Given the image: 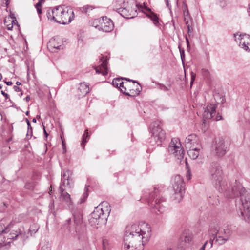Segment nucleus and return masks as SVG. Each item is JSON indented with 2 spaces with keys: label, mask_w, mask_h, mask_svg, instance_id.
<instances>
[{
  "label": "nucleus",
  "mask_w": 250,
  "mask_h": 250,
  "mask_svg": "<svg viewBox=\"0 0 250 250\" xmlns=\"http://www.w3.org/2000/svg\"><path fill=\"white\" fill-rule=\"evenodd\" d=\"M212 147L214 153L219 157L224 155L227 149V146L225 144V141L221 138L215 139Z\"/></svg>",
  "instance_id": "17"
},
{
  "label": "nucleus",
  "mask_w": 250,
  "mask_h": 250,
  "mask_svg": "<svg viewBox=\"0 0 250 250\" xmlns=\"http://www.w3.org/2000/svg\"><path fill=\"white\" fill-rule=\"evenodd\" d=\"M4 82L6 83V84L8 85H12V83L11 81H9V82L4 81Z\"/></svg>",
  "instance_id": "52"
},
{
  "label": "nucleus",
  "mask_w": 250,
  "mask_h": 250,
  "mask_svg": "<svg viewBox=\"0 0 250 250\" xmlns=\"http://www.w3.org/2000/svg\"><path fill=\"white\" fill-rule=\"evenodd\" d=\"M63 8L64 6H59L52 9L48 10L46 13L48 19L61 24L63 21L62 19Z\"/></svg>",
  "instance_id": "15"
},
{
  "label": "nucleus",
  "mask_w": 250,
  "mask_h": 250,
  "mask_svg": "<svg viewBox=\"0 0 250 250\" xmlns=\"http://www.w3.org/2000/svg\"><path fill=\"white\" fill-rule=\"evenodd\" d=\"M8 207V204L5 203H2L0 205V211L2 212L5 210V208Z\"/></svg>",
  "instance_id": "39"
},
{
  "label": "nucleus",
  "mask_w": 250,
  "mask_h": 250,
  "mask_svg": "<svg viewBox=\"0 0 250 250\" xmlns=\"http://www.w3.org/2000/svg\"><path fill=\"white\" fill-rule=\"evenodd\" d=\"M26 121H27V125H28V129L32 130V127L31 126V125H30V123L29 121L27 119H26Z\"/></svg>",
  "instance_id": "48"
},
{
  "label": "nucleus",
  "mask_w": 250,
  "mask_h": 250,
  "mask_svg": "<svg viewBox=\"0 0 250 250\" xmlns=\"http://www.w3.org/2000/svg\"><path fill=\"white\" fill-rule=\"evenodd\" d=\"M193 234L189 229H185L179 239L178 248L189 249L193 244Z\"/></svg>",
  "instance_id": "12"
},
{
  "label": "nucleus",
  "mask_w": 250,
  "mask_h": 250,
  "mask_svg": "<svg viewBox=\"0 0 250 250\" xmlns=\"http://www.w3.org/2000/svg\"><path fill=\"white\" fill-rule=\"evenodd\" d=\"M92 10V7L89 5H86L82 8V11L84 13H87Z\"/></svg>",
  "instance_id": "35"
},
{
  "label": "nucleus",
  "mask_w": 250,
  "mask_h": 250,
  "mask_svg": "<svg viewBox=\"0 0 250 250\" xmlns=\"http://www.w3.org/2000/svg\"><path fill=\"white\" fill-rule=\"evenodd\" d=\"M210 179L212 183L216 188H220L222 191L225 190L224 182L222 181V170L217 162L212 163L209 167Z\"/></svg>",
  "instance_id": "8"
},
{
  "label": "nucleus",
  "mask_w": 250,
  "mask_h": 250,
  "mask_svg": "<svg viewBox=\"0 0 250 250\" xmlns=\"http://www.w3.org/2000/svg\"><path fill=\"white\" fill-rule=\"evenodd\" d=\"M130 4L125 8H117V12L123 17L129 19L137 15V7L138 4L134 1H130Z\"/></svg>",
  "instance_id": "14"
},
{
  "label": "nucleus",
  "mask_w": 250,
  "mask_h": 250,
  "mask_svg": "<svg viewBox=\"0 0 250 250\" xmlns=\"http://www.w3.org/2000/svg\"><path fill=\"white\" fill-rule=\"evenodd\" d=\"M73 221L71 219L66 220V223L69 225L70 229H76L79 227L83 222V214L80 209L72 210Z\"/></svg>",
  "instance_id": "16"
},
{
  "label": "nucleus",
  "mask_w": 250,
  "mask_h": 250,
  "mask_svg": "<svg viewBox=\"0 0 250 250\" xmlns=\"http://www.w3.org/2000/svg\"><path fill=\"white\" fill-rule=\"evenodd\" d=\"M191 172L190 171H188L187 172V178L189 180L191 179Z\"/></svg>",
  "instance_id": "46"
},
{
  "label": "nucleus",
  "mask_w": 250,
  "mask_h": 250,
  "mask_svg": "<svg viewBox=\"0 0 250 250\" xmlns=\"http://www.w3.org/2000/svg\"><path fill=\"white\" fill-rule=\"evenodd\" d=\"M234 38L241 48L245 51L250 52V35L237 32L234 34Z\"/></svg>",
  "instance_id": "13"
},
{
  "label": "nucleus",
  "mask_w": 250,
  "mask_h": 250,
  "mask_svg": "<svg viewBox=\"0 0 250 250\" xmlns=\"http://www.w3.org/2000/svg\"><path fill=\"white\" fill-rule=\"evenodd\" d=\"M186 147L187 148L192 147H200L201 146L198 137L195 134L188 135L185 139Z\"/></svg>",
  "instance_id": "20"
},
{
  "label": "nucleus",
  "mask_w": 250,
  "mask_h": 250,
  "mask_svg": "<svg viewBox=\"0 0 250 250\" xmlns=\"http://www.w3.org/2000/svg\"><path fill=\"white\" fill-rule=\"evenodd\" d=\"M35 186V184L32 182H28L25 185V187L26 188L28 189L29 190L33 189Z\"/></svg>",
  "instance_id": "36"
},
{
  "label": "nucleus",
  "mask_w": 250,
  "mask_h": 250,
  "mask_svg": "<svg viewBox=\"0 0 250 250\" xmlns=\"http://www.w3.org/2000/svg\"><path fill=\"white\" fill-rule=\"evenodd\" d=\"M183 12L184 16H188L189 15L188 6L186 5L183 8Z\"/></svg>",
  "instance_id": "40"
},
{
  "label": "nucleus",
  "mask_w": 250,
  "mask_h": 250,
  "mask_svg": "<svg viewBox=\"0 0 250 250\" xmlns=\"http://www.w3.org/2000/svg\"><path fill=\"white\" fill-rule=\"evenodd\" d=\"M30 96H27L26 97L25 99V100L26 101H28L30 100Z\"/></svg>",
  "instance_id": "54"
},
{
  "label": "nucleus",
  "mask_w": 250,
  "mask_h": 250,
  "mask_svg": "<svg viewBox=\"0 0 250 250\" xmlns=\"http://www.w3.org/2000/svg\"><path fill=\"white\" fill-rule=\"evenodd\" d=\"M62 22L61 24H66L70 23L74 18V13L72 9L68 7H64L62 13Z\"/></svg>",
  "instance_id": "23"
},
{
  "label": "nucleus",
  "mask_w": 250,
  "mask_h": 250,
  "mask_svg": "<svg viewBox=\"0 0 250 250\" xmlns=\"http://www.w3.org/2000/svg\"><path fill=\"white\" fill-rule=\"evenodd\" d=\"M36 118H38V119H39L40 118V115H37Z\"/></svg>",
  "instance_id": "62"
},
{
  "label": "nucleus",
  "mask_w": 250,
  "mask_h": 250,
  "mask_svg": "<svg viewBox=\"0 0 250 250\" xmlns=\"http://www.w3.org/2000/svg\"><path fill=\"white\" fill-rule=\"evenodd\" d=\"M14 89H15V90L16 91H20V88H19V87H17V86H15L14 87Z\"/></svg>",
  "instance_id": "53"
},
{
  "label": "nucleus",
  "mask_w": 250,
  "mask_h": 250,
  "mask_svg": "<svg viewBox=\"0 0 250 250\" xmlns=\"http://www.w3.org/2000/svg\"><path fill=\"white\" fill-rule=\"evenodd\" d=\"M208 233L210 235L213 237V240L215 239L216 243L223 245L229 238L231 231L228 227L225 229L216 226L211 227Z\"/></svg>",
  "instance_id": "6"
},
{
  "label": "nucleus",
  "mask_w": 250,
  "mask_h": 250,
  "mask_svg": "<svg viewBox=\"0 0 250 250\" xmlns=\"http://www.w3.org/2000/svg\"><path fill=\"white\" fill-rule=\"evenodd\" d=\"M165 2L166 3V5L167 7H168L169 9L170 10L171 9V6L170 5V4L169 3V0H165Z\"/></svg>",
  "instance_id": "47"
},
{
  "label": "nucleus",
  "mask_w": 250,
  "mask_h": 250,
  "mask_svg": "<svg viewBox=\"0 0 250 250\" xmlns=\"http://www.w3.org/2000/svg\"><path fill=\"white\" fill-rule=\"evenodd\" d=\"M90 89L89 85L85 83H81L79 84L78 89V94L79 97L84 96L86 94L89 93Z\"/></svg>",
  "instance_id": "24"
},
{
  "label": "nucleus",
  "mask_w": 250,
  "mask_h": 250,
  "mask_svg": "<svg viewBox=\"0 0 250 250\" xmlns=\"http://www.w3.org/2000/svg\"><path fill=\"white\" fill-rule=\"evenodd\" d=\"M26 135L27 136H29L31 137V136L32 135V130L28 129Z\"/></svg>",
  "instance_id": "49"
},
{
  "label": "nucleus",
  "mask_w": 250,
  "mask_h": 250,
  "mask_svg": "<svg viewBox=\"0 0 250 250\" xmlns=\"http://www.w3.org/2000/svg\"><path fill=\"white\" fill-rule=\"evenodd\" d=\"M1 94H2L3 96H5V98H6V99H8V98L9 96H8V95L7 93H5L3 91H1Z\"/></svg>",
  "instance_id": "50"
},
{
  "label": "nucleus",
  "mask_w": 250,
  "mask_h": 250,
  "mask_svg": "<svg viewBox=\"0 0 250 250\" xmlns=\"http://www.w3.org/2000/svg\"><path fill=\"white\" fill-rule=\"evenodd\" d=\"M149 17L151 19V20L153 21L154 24L155 25H157V24H158V18L156 14H155L153 13H152L149 15Z\"/></svg>",
  "instance_id": "31"
},
{
  "label": "nucleus",
  "mask_w": 250,
  "mask_h": 250,
  "mask_svg": "<svg viewBox=\"0 0 250 250\" xmlns=\"http://www.w3.org/2000/svg\"><path fill=\"white\" fill-rule=\"evenodd\" d=\"M187 27H188V34L190 36L192 33V28L190 25H188Z\"/></svg>",
  "instance_id": "44"
},
{
  "label": "nucleus",
  "mask_w": 250,
  "mask_h": 250,
  "mask_svg": "<svg viewBox=\"0 0 250 250\" xmlns=\"http://www.w3.org/2000/svg\"><path fill=\"white\" fill-rule=\"evenodd\" d=\"M213 239H210L209 241H206L200 248L199 250H205L206 249L208 250L211 249L213 246Z\"/></svg>",
  "instance_id": "28"
},
{
  "label": "nucleus",
  "mask_w": 250,
  "mask_h": 250,
  "mask_svg": "<svg viewBox=\"0 0 250 250\" xmlns=\"http://www.w3.org/2000/svg\"><path fill=\"white\" fill-rule=\"evenodd\" d=\"M148 204L150 206L153 208L156 213L159 214L156 210L160 214L164 212L165 207V199L162 197L160 190L154 188V190L150 194V198L148 200Z\"/></svg>",
  "instance_id": "7"
},
{
  "label": "nucleus",
  "mask_w": 250,
  "mask_h": 250,
  "mask_svg": "<svg viewBox=\"0 0 250 250\" xmlns=\"http://www.w3.org/2000/svg\"><path fill=\"white\" fill-rule=\"evenodd\" d=\"M222 119V116L221 115H218L215 118L216 121H219Z\"/></svg>",
  "instance_id": "51"
},
{
  "label": "nucleus",
  "mask_w": 250,
  "mask_h": 250,
  "mask_svg": "<svg viewBox=\"0 0 250 250\" xmlns=\"http://www.w3.org/2000/svg\"><path fill=\"white\" fill-rule=\"evenodd\" d=\"M44 134L45 135V136L47 137V136H48V134L47 133L45 128H44Z\"/></svg>",
  "instance_id": "56"
},
{
  "label": "nucleus",
  "mask_w": 250,
  "mask_h": 250,
  "mask_svg": "<svg viewBox=\"0 0 250 250\" xmlns=\"http://www.w3.org/2000/svg\"><path fill=\"white\" fill-rule=\"evenodd\" d=\"M240 195L239 201L236 206L239 208L238 213L246 221L250 222V191L246 190L241 185H239L232 188L231 193H226V196L232 198Z\"/></svg>",
  "instance_id": "2"
},
{
  "label": "nucleus",
  "mask_w": 250,
  "mask_h": 250,
  "mask_svg": "<svg viewBox=\"0 0 250 250\" xmlns=\"http://www.w3.org/2000/svg\"><path fill=\"white\" fill-rule=\"evenodd\" d=\"M217 4L222 7H224L226 4V1L225 0H218Z\"/></svg>",
  "instance_id": "38"
},
{
  "label": "nucleus",
  "mask_w": 250,
  "mask_h": 250,
  "mask_svg": "<svg viewBox=\"0 0 250 250\" xmlns=\"http://www.w3.org/2000/svg\"><path fill=\"white\" fill-rule=\"evenodd\" d=\"M188 156L192 159H196L200 155L202 149L200 147H192V148H188Z\"/></svg>",
  "instance_id": "25"
},
{
  "label": "nucleus",
  "mask_w": 250,
  "mask_h": 250,
  "mask_svg": "<svg viewBox=\"0 0 250 250\" xmlns=\"http://www.w3.org/2000/svg\"><path fill=\"white\" fill-rule=\"evenodd\" d=\"M161 124V122L157 120L151 123L150 125L152 138L154 139L158 145L161 144L165 139V133L162 129Z\"/></svg>",
  "instance_id": "10"
},
{
  "label": "nucleus",
  "mask_w": 250,
  "mask_h": 250,
  "mask_svg": "<svg viewBox=\"0 0 250 250\" xmlns=\"http://www.w3.org/2000/svg\"><path fill=\"white\" fill-rule=\"evenodd\" d=\"M87 139H88V132L87 129L85 130L83 136V140L82 142V145H84V144H85L87 142Z\"/></svg>",
  "instance_id": "33"
},
{
  "label": "nucleus",
  "mask_w": 250,
  "mask_h": 250,
  "mask_svg": "<svg viewBox=\"0 0 250 250\" xmlns=\"http://www.w3.org/2000/svg\"><path fill=\"white\" fill-rule=\"evenodd\" d=\"M72 172L69 170H63L62 171L61 183L60 186V191L62 199L64 200L70 208L71 205V200L70 195L64 192L66 188H70L71 176Z\"/></svg>",
  "instance_id": "5"
},
{
  "label": "nucleus",
  "mask_w": 250,
  "mask_h": 250,
  "mask_svg": "<svg viewBox=\"0 0 250 250\" xmlns=\"http://www.w3.org/2000/svg\"><path fill=\"white\" fill-rule=\"evenodd\" d=\"M112 84L115 87L119 88L122 93L131 96L139 95L142 89L138 83H135L134 81L133 83L123 82L122 79L120 78L114 79Z\"/></svg>",
  "instance_id": "4"
},
{
  "label": "nucleus",
  "mask_w": 250,
  "mask_h": 250,
  "mask_svg": "<svg viewBox=\"0 0 250 250\" xmlns=\"http://www.w3.org/2000/svg\"><path fill=\"white\" fill-rule=\"evenodd\" d=\"M248 12H249V15H250V4L249 5V7H248Z\"/></svg>",
  "instance_id": "57"
},
{
  "label": "nucleus",
  "mask_w": 250,
  "mask_h": 250,
  "mask_svg": "<svg viewBox=\"0 0 250 250\" xmlns=\"http://www.w3.org/2000/svg\"><path fill=\"white\" fill-rule=\"evenodd\" d=\"M151 235L150 225L146 222L126 226L124 236V248L143 250Z\"/></svg>",
  "instance_id": "1"
},
{
  "label": "nucleus",
  "mask_w": 250,
  "mask_h": 250,
  "mask_svg": "<svg viewBox=\"0 0 250 250\" xmlns=\"http://www.w3.org/2000/svg\"><path fill=\"white\" fill-rule=\"evenodd\" d=\"M168 151L177 159L184 158V151L178 138H173L168 147Z\"/></svg>",
  "instance_id": "11"
},
{
  "label": "nucleus",
  "mask_w": 250,
  "mask_h": 250,
  "mask_svg": "<svg viewBox=\"0 0 250 250\" xmlns=\"http://www.w3.org/2000/svg\"><path fill=\"white\" fill-rule=\"evenodd\" d=\"M163 90H164L167 91V90H168V88H167V87H166V86H163Z\"/></svg>",
  "instance_id": "58"
},
{
  "label": "nucleus",
  "mask_w": 250,
  "mask_h": 250,
  "mask_svg": "<svg viewBox=\"0 0 250 250\" xmlns=\"http://www.w3.org/2000/svg\"><path fill=\"white\" fill-rule=\"evenodd\" d=\"M29 114V111H27L26 113V115H28Z\"/></svg>",
  "instance_id": "63"
},
{
  "label": "nucleus",
  "mask_w": 250,
  "mask_h": 250,
  "mask_svg": "<svg viewBox=\"0 0 250 250\" xmlns=\"http://www.w3.org/2000/svg\"><path fill=\"white\" fill-rule=\"evenodd\" d=\"M223 101H224V98H222V100H221V102L223 103Z\"/></svg>",
  "instance_id": "64"
},
{
  "label": "nucleus",
  "mask_w": 250,
  "mask_h": 250,
  "mask_svg": "<svg viewBox=\"0 0 250 250\" xmlns=\"http://www.w3.org/2000/svg\"><path fill=\"white\" fill-rule=\"evenodd\" d=\"M42 0H40L35 5L38 14L42 13Z\"/></svg>",
  "instance_id": "34"
},
{
  "label": "nucleus",
  "mask_w": 250,
  "mask_h": 250,
  "mask_svg": "<svg viewBox=\"0 0 250 250\" xmlns=\"http://www.w3.org/2000/svg\"><path fill=\"white\" fill-rule=\"evenodd\" d=\"M130 4L129 1H125V0H117L114 3V6L117 11V8H125Z\"/></svg>",
  "instance_id": "26"
},
{
  "label": "nucleus",
  "mask_w": 250,
  "mask_h": 250,
  "mask_svg": "<svg viewBox=\"0 0 250 250\" xmlns=\"http://www.w3.org/2000/svg\"><path fill=\"white\" fill-rule=\"evenodd\" d=\"M2 79V75L0 73V81Z\"/></svg>",
  "instance_id": "61"
},
{
  "label": "nucleus",
  "mask_w": 250,
  "mask_h": 250,
  "mask_svg": "<svg viewBox=\"0 0 250 250\" xmlns=\"http://www.w3.org/2000/svg\"><path fill=\"white\" fill-rule=\"evenodd\" d=\"M114 24L112 21L106 17H103L99 25V30L105 32L112 31Z\"/></svg>",
  "instance_id": "18"
},
{
  "label": "nucleus",
  "mask_w": 250,
  "mask_h": 250,
  "mask_svg": "<svg viewBox=\"0 0 250 250\" xmlns=\"http://www.w3.org/2000/svg\"><path fill=\"white\" fill-rule=\"evenodd\" d=\"M16 84L18 85H21V83L19 82H16Z\"/></svg>",
  "instance_id": "59"
},
{
  "label": "nucleus",
  "mask_w": 250,
  "mask_h": 250,
  "mask_svg": "<svg viewBox=\"0 0 250 250\" xmlns=\"http://www.w3.org/2000/svg\"><path fill=\"white\" fill-rule=\"evenodd\" d=\"M109 58L107 56H102L100 58V65L95 67V70L97 74H102L103 75H105L108 74L107 60Z\"/></svg>",
  "instance_id": "19"
},
{
  "label": "nucleus",
  "mask_w": 250,
  "mask_h": 250,
  "mask_svg": "<svg viewBox=\"0 0 250 250\" xmlns=\"http://www.w3.org/2000/svg\"><path fill=\"white\" fill-rule=\"evenodd\" d=\"M19 236L21 237V239H22L23 241H24L27 238L25 233H19V234L18 233L16 234L15 236V238H16Z\"/></svg>",
  "instance_id": "37"
},
{
  "label": "nucleus",
  "mask_w": 250,
  "mask_h": 250,
  "mask_svg": "<svg viewBox=\"0 0 250 250\" xmlns=\"http://www.w3.org/2000/svg\"><path fill=\"white\" fill-rule=\"evenodd\" d=\"M216 106L214 104L207 105L203 114V124H206V120L210 119L215 115Z\"/></svg>",
  "instance_id": "21"
},
{
  "label": "nucleus",
  "mask_w": 250,
  "mask_h": 250,
  "mask_svg": "<svg viewBox=\"0 0 250 250\" xmlns=\"http://www.w3.org/2000/svg\"><path fill=\"white\" fill-rule=\"evenodd\" d=\"M171 184L174 192V198L176 202H179L183 198L185 190L184 180L180 175H176L172 178Z\"/></svg>",
  "instance_id": "9"
},
{
  "label": "nucleus",
  "mask_w": 250,
  "mask_h": 250,
  "mask_svg": "<svg viewBox=\"0 0 250 250\" xmlns=\"http://www.w3.org/2000/svg\"><path fill=\"white\" fill-rule=\"evenodd\" d=\"M111 244L109 243V241L107 239H104L103 241V247L104 250H106L107 249H109L111 248L110 247Z\"/></svg>",
  "instance_id": "30"
},
{
  "label": "nucleus",
  "mask_w": 250,
  "mask_h": 250,
  "mask_svg": "<svg viewBox=\"0 0 250 250\" xmlns=\"http://www.w3.org/2000/svg\"><path fill=\"white\" fill-rule=\"evenodd\" d=\"M101 21V19H94L91 21V24L92 26L98 28L99 30V25L100 22Z\"/></svg>",
  "instance_id": "29"
},
{
  "label": "nucleus",
  "mask_w": 250,
  "mask_h": 250,
  "mask_svg": "<svg viewBox=\"0 0 250 250\" xmlns=\"http://www.w3.org/2000/svg\"><path fill=\"white\" fill-rule=\"evenodd\" d=\"M13 22L14 20L10 17H7L4 20V23L5 25L6 26L8 30H12L13 27Z\"/></svg>",
  "instance_id": "27"
},
{
  "label": "nucleus",
  "mask_w": 250,
  "mask_h": 250,
  "mask_svg": "<svg viewBox=\"0 0 250 250\" xmlns=\"http://www.w3.org/2000/svg\"><path fill=\"white\" fill-rule=\"evenodd\" d=\"M87 196H88V193H87L86 191H85L83 194V199H82L81 203L84 202L85 201V200H86V199L87 198Z\"/></svg>",
  "instance_id": "43"
},
{
  "label": "nucleus",
  "mask_w": 250,
  "mask_h": 250,
  "mask_svg": "<svg viewBox=\"0 0 250 250\" xmlns=\"http://www.w3.org/2000/svg\"><path fill=\"white\" fill-rule=\"evenodd\" d=\"M32 122L34 123H36V119L35 118L33 119Z\"/></svg>",
  "instance_id": "60"
},
{
  "label": "nucleus",
  "mask_w": 250,
  "mask_h": 250,
  "mask_svg": "<svg viewBox=\"0 0 250 250\" xmlns=\"http://www.w3.org/2000/svg\"><path fill=\"white\" fill-rule=\"evenodd\" d=\"M180 53L181 55V58L183 62L184 59H185V54H184V50L183 49L180 48Z\"/></svg>",
  "instance_id": "42"
},
{
  "label": "nucleus",
  "mask_w": 250,
  "mask_h": 250,
  "mask_svg": "<svg viewBox=\"0 0 250 250\" xmlns=\"http://www.w3.org/2000/svg\"><path fill=\"white\" fill-rule=\"evenodd\" d=\"M39 227L38 225L34 224L31 225L29 229V230L31 233H35L38 230Z\"/></svg>",
  "instance_id": "32"
},
{
  "label": "nucleus",
  "mask_w": 250,
  "mask_h": 250,
  "mask_svg": "<svg viewBox=\"0 0 250 250\" xmlns=\"http://www.w3.org/2000/svg\"><path fill=\"white\" fill-rule=\"evenodd\" d=\"M191 84H192L195 79V74L192 72L191 73Z\"/></svg>",
  "instance_id": "45"
},
{
  "label": "nucleus",
  "mask_w": 250,
  "mask_h": 250,
  "mask_svg": "<svg viewBox=\"0 0 250 250\" xmlns=\"http://www.w3.org/2000/svg\"><path fill=\"white\" fill-rule=\"evenodd\" d=\"M62 41L61 39L58 37L51 38L47 45L48 48L52 52H55V50L62 49Z\"/></svg>",
  "instance_id": "22"
},
{
  "label": "nucleus",
  "mask_w": 250,
  "mask_h": 250,
  "mask_svg": "<svg viewBox=\"0 0 250 250\" xmlns=\"http://www.w3.org/2000/svg\"><path fill=\"white\" fill-rule=\"evenodd\" d=\"M109 204L103 202L97 206L91 214L89 219L91 226L101 225L106 223L110 212Z\"/></svg>",
  "instance_id": "3"
},
{
  "label": "nucleus",
  "mask_w": 250,
  "mask_h": 250,
  "mask_svg": "<svg viewBox=\"0 0 250 250\" xmlns=\"http://www.w3.org/2000/svg\"><path fill=\"white\" fill-rule=\"evenodd\" d=\"M186 42L187 43L188 45V46L189 44V40H188V38L187 37H186Z\"/></svg>",
  "instance_id": "55"
},
{
  "label": "nucleus",
  "mask_w": 250,
  "mask_h": 250,
  "mask_svg": "<svg viewBox=\"0 0 250 250\" xmlns=\"http://www.w3.org/2000/svg\"><path fill=\"white\" fill-rule=\"evenodd\" d=\"M7 232H8L7 228H5V229H4L3 225L0 224V233L3 232L6 233Z\"/></svg>",
  "instance_id": "41"
}]
</instances>
